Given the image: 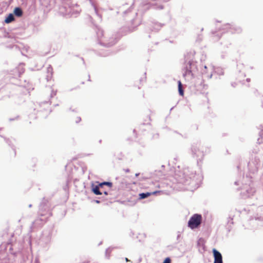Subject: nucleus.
<instances>
[{"instance_id":"obj_1","label":"nucleus","mask_w":263,"mask_h":263,"mask_svg":"<svg viewBox=\"0 0 263 263\" xmlns=\"http://www.w3.org/2000/svg\"><path fill=\"white\" fill-rule=\"evenodd\" d=\"M202 221V216L200 214H195L190 219L188 227L192 229L197 228Z\"/></svg>"},{"instance_id":"obj_2","label":"nucleus","mask_w":263,"mask_h":263,"mask_svg":"<svg viewBox=\"0 0 263 263\" xmlns=\"http://www.w3.org/2000/svg\"><path fill=\"white\" fill-rule=\"evenodd\" d=\"M104 185H107L109 189L112 187V184L109 182H103L99 184L98 185H96L92 188V192L97 195H100L102 194V192L101 191V189L103 188Z\"/></svg>"},{"instance_id":"obj_3","label":"nucleus","mask_w":263,"mask_h":263,"mask_svg":"<svg viewBox=\"0 0 263 263\" xmlns=\"http://www.w3.org/2000/svg\"><path fill=\"white\" fill-rule=\"evenodd\" d=\"M213 252L214 257V263H223L222 255L221 253L215 249L213 250Z\"/></svg>"},{"instance_id":"obj_4","label":"nucleus","mask_w":263,"mask_h":263,"mask_svg":"<svg viewBox=\"0 0 263 263\" xmlns=\"http://www.w3.org/2000/svg\"><path fill=\"white\" fill-rule=\"evenodd\" d=\"M156 193H157V192H153V193L147 192V193H140L139 195V199H143L149 197V196H151L152 194H155Z\"/></svg>"},{"instance_id":"obj_5","label":"nucleus","mask_w":263,"mask_h":263,"mask_svg":"<svg viewBox=\"0 0 263 263\" xmlns=\"http://www.w3.org/2000/svg\"><path fill=\"white\" fill-rule=\"evenodd\" d=\"M178 91H179V95L181 96H183L184 91H183V89L182 88V83L180 81H179L178 82Z\"/></svg>"},{"instance_id":"obj_6","label":"nucleus","mask_w":263,"mask_h":263,"mask_svg":"<svg viewBox=\"0 0 263 263\" xmlns=\"http://www.w3.org/2000/svg\"><path fill=\"white\" fill-rule=\"evenodd\" d=\"M14 17L12 14H9V15L6 18L5 22L6 23H10L14 21Z\"/></svg>"},{"instance_id":"obj_7","label":"nucleus","mask_w":263,"mask_h":263,"mask_svg":"<svg viewBox=\"0 0 263 263\" xmlns=\"http://www.w3.org/2000/svg\"><path fill=\"white\" fill-rule=\"evenodd\" d=\"M14 13L15 14V15L17 16H21L22 15L23 12L21 8H15L14 10Z\"/></svg>"},{"instance_id":"obj_8","label":"nucleus","mask_w":263,"mask_h":263,"mask_svg":"<svg viewBox=\"0 0 263 263\" xmlns=\"http://www.w3.org/2000/svg\"><path fill=\"white\" fill-rule=\"evenodd\" d=\"M171 260L170 258L167 257L164 259L163 263H171Z\"/></svg>"},{"instance_id":"obj_9","label":"nucleus","mask_w":263,"mask_h":263,"mask_svg":"<svg viewBox=\"0 0 263 263\" xmlns=\"http://www.w3.org/2000/svg\"><path fill=\"white\" fill-rule=\"evenodd\" d=\"M101 192H102V194H104L106 195H108L107 191L104 190V187L102 189H101Z\"/></svg>"},{"instance_id":"obj_10","label":"nucleus","mask_w":263,"mask_h":263,"mask_svg":"<svg viewBox=\"0 0 263 263\" xmlns=\"http://www.w3.org/2000/svg\"><path fill=\"white\" fill-rule=\"evenodd\" d=\"M188 64H189V65H190V66H191V64H192V62H191V61H189V62H188Z\"/></svg>"},{"instance_id":"obj_11","label":"nucleus","mask_w":263,"mask_h":263,"mask_svg":"<svg viewBox=\"0 0 263 263\" xmlns=\"http://www.w3.org/2000/svg\"><path fill=\"white\" fill-rule=\"evenodd\" d=\"M125 260H126V261H129V260L128 259V258H125Z\"/></svg>"},{"instance_id":"obj_12","label":"nucleus","mask_w":263,"mask_h":263,"mask_svg":"<svg viewBox=\"0 0 263 263\" xmlns=\"http://www.w3.org/2000/svg\"><path fill=\"white\" fill-rule=\"evenodd\" d=\"M96 202H97V203H99V202H100V201H99V200H96Z\"/></svg>"}]
</instances>
